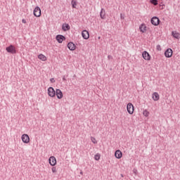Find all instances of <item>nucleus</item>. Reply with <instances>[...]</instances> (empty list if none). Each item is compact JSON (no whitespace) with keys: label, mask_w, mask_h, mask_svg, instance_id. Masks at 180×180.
I'll return each mask as SVG.
<instances>
[{"label":"nucleus","mask_w":180,"mask_h":180,"mask_svg":"<svg viewBox=\"0 0 180 180\" xmlns=\"http://www.w3.org/2000/svg\"><path fill=\"white\" fill-rule=\"evenodd\" d=\"M22 23H25V24L26 23V20L25 19H22Z\"/></svg>","instance_id":"7c9ffc66"},{"label":"nucleus","mask_w":180,"mask_h":180,"mask_svg":"<svg viewBox=\"0 0 180 180\" xmlns=\"http://www.w3.org/2000/svg\"><path fill=\"white\" fill-rule=\"evenodd\" d=\"M98 39H101V37H99Z\"/></svg>","instance_id":"2f4dec72"},{"label":"nucleus","mask_w":180,"mask_h":180,"mask_svg":"<svg viewBox=\"0 0 180 180\" xmlns=\"http://www.w3.org/2000/svg\"><path fill=\"white\" fill-rule=\"evenodd\" d=\"M100 18L101 19H106V15H105V9H103V8H101V11L100 12Z\"/></svg>","instance_id":"6ab92c4d"},{"label":"nucleus","mask_w":180,"mask_h":180,"mask_svg":"<svg viewBox=\"0 0 180 180\" xmlns=\"http://www.w3.org/2000/svg\"><path fill=\"white\" fill-rule=\"evenodd\" d=\"M150 23L153 25V26H158L160 23H161V20H160V18L157 16H153L150 19Z\"/></svg>","instance_id":"f03ea898"},{"label":"nucleus","mask_w":180,"mask_h":180,"mask_svg":"<svg viewBox=\"0 0 180 180\" xmlns=\"http://www.w3.org/2000/svg\"><path fill=\"white\" fill-rule=\"evenodd\" d=\"M139 30H140L141 33H146L147 32V26H146V24L142 23L139 26Z\"/></svg>","instance_id":"2eb2a0df"},{"label":"nucleus","mask_w":180,"mask_h":180,"mask_svg":"<svg viewBox=\"0 0 180 180\" xmlns=\"http://www.w3.org/2000/svg\"><path fill=\"white\" fill-rule=\"evenodd\" d=\"M91 141L93 143V144H98V141L94 136H91Z\"/></svg>","instance_id":"5701e85b"},{"label":"nucleus","mask_w":180,"mask_h":180,"mask_svg":"<svg viewBox=\"0 0 180 180\" xmlns=\"http://www.w3.org/2000/svg\"><path fill=\"white\" fill-rule=\"evenodd\" d=\"M152 98L155 101H160V94H158L157 92L153 93Z\"/></svg>","instance_id":"f3484780"},{"label":"nucleus","mask_w":180,"mask_h":180,"mask_svg":"<svg viewBox=\"0 0 180 180\" xmlns=\"http://www.w3.org/2000/svg\"><path fill=\"white\" fill-rule=\"evenodd\" d=\"M115 158L120 160V158L123 157V153H122V151L120 150H117L115 153Z\"/></svg>","instance_id":"dca6fc26"},{"label":"nucleus","mask_w":180,"mask_h":180,"mask_svg":"<svg viewBox=\"0 0 180 180\" xmlns=\"http://www.w3.org/2000/svg\"><path fill=\"white\" fill-rule=\"evenodd\" d=\"M49 162L51 167H56L57 165V159L54 156H51L49 158Z\"/></svg>","instance_id":"423d86ee"},{"label":"nucleus","mask_w":180,"mask_h":180,"mask_svg":"<svg viewBox=\"0 0 180 180\" xmlns=\"http://www.w3.org/2000/svg\"><path fill=\"white\" fill-rule=\"evenodd\" d=\"M94 159L96 160V161H99V160H101V154L96 153L94 155Z\"/></svg>","instance_id":"393cba45"},{"label":"nucleus","mask_w":180,"mask_h":180,"mask_svg":"<svg viewBox=\"0 0 180 180\" xmlns=\"http://www.w3.org/2000/svg\"><path fill=\"white\" fill-rule=\"evenodd\" d=\"M33 14L36 18H40L41 16V9H40V7L36 6L34 9Z\"/></svg>","instance_id":"20e7f679"},{"label":"nucleus","mask_w":180,"mask_h":180,"mask_svg":"<svg viewBox=\"0 0 180 180\" xmlns=\"http://www.w3.org/2000/svg\"><path fill=\"white\" fill-rule=\"evenodd\" d=\"M38 58L39 60H41V61H46V60H47V58L46 57V56H44L41 53L38 55Z\"/></svg>","instance_id":"aec40b11"},{"label":"nucleus","mask_w":180,"mask_h":180,"mask_svg":"<svg viewBox=\"0 0 180 180\" xmlns=\"http://www.w3.org/2000/svg\"><path fill=\"white\" fill-rule=\"evenodd\" d=\"M142 57L144 60H146L147 61H150V60H151V56L150 55V53H148V52H147V51H144L142 53Z\"/></svg>","instance_id":"1a4fd4ad"},{"label":"nucleus","mask_w":180,"mask_h":180,"mask_svg":"<svg viewBox=\"0 0 180 180\" xmlns=\"http://www.w3.org/2000/svg\"><path fill=\"white\" fill-rule=\"evenodd\" d=\"M51 82L53 84L54 82H56V80L54 79V78H52L50 79Z\"/></svg>","instance_id":"c85d7f7f"},{"label":"nucleus","mask_w":180,"mask_h":180,"mask_svg":"<svg viewBox=\"0 0 180 180\" xmlns=\"http://www.w3.org/2000/svg\"><path fill=\"white\" fill-rule=\"evenodd\" d=\"M127 110L129 115H133L134 113V105L131 103H129L127 105Z\"/></svg>","instance_id":"39448f33"},{"label":"nucleus","mask_w":180,"mask_h":180,"mask_svg":"<svg viewBox=\"0 0 180 180\" xmlns=\"http://www.w3.org/2000/svg\"><path fill=\"white\" fill-rule=\"evenodd\" d=\"M68 48L69 49V50H70V51H74V50L77 49V46H75V44H74L73 42H69L68 44Z\"/></svg>","instance_id":"f8f14e48"},{"label":"nucleus","mask_w":180,"mask_h":180,"mask_svg":"<svg viewBox=\"0 0 180 180\" xmlns=\"http://www.w3.org/2000/svg\"><path fill=\"white\" fill-rule=\"evenodd\" d=\"M72 8H77V1L75 0L71 1Z\"/></svg>","instance_id":"412c9836"},{"label":"nucleus","mask_w":180,"mask_h":180,"mask_svg":"<svg viewBox=\"0 0 180 180\" xmlns=\"http://www.w3.org/2000/svg\"><path fill=\"white\" fill-rule=\"evenodd\" d=\"M71 29V27L70 26V24L68 23H63L62 25V30L63 32H68Z\"/></svg>","instance_id":"ddd939ff"},{"label":"nucleus","mask_w":180,"mask_h":180,"mask_svg":"<svg viewBox=\"0 0 180 180\" xmlns=\"http://www.w3.org/2000/svg\"><path fill=\"white\" fill-rule=\"evenodd\" d=\"M156 49L158 50V51H161V50H162V49L161 48V45L160 44L157 45Z\"/></svg>","instance_id":"bb28decb"},{"label":"nucleus","mask_w":180,"mask_h":180,"mask_svg":"<svg viewBox=\"0 0 180 180\" xmlns=\"http://www.w3.org/2000/svg\"><path fill=\"white\" fill-rule=\"evenodd\" d=\"M56 40L58 41V43L61 44V43H63V41L65 40V36L62 34H58L56 37Z\"/></svg>","instance_id":"6e6552de"},{"label":"nucleus","mask_w":180,"mask_h":180,"mask_svg":"<svg viewBox=\"0 0 180 180\" xmlns=\"http://www.w3.org/2000/svg\"><path fill=\"white\" fill-rule=\"evenodd\" d=\"M143 116H145L146 117H148V116L150 115V112H148V110H144L143 111Z\"/></svg>","instance_id":"4be33fe9"},{"label":"nucleus","mask_w":180,"mask_h":180,"mask_svg":"<svg viewBox=\"0 0 180 180\" xmlns=\"http://www.w3.org/2000/svg\"><path fill=\"white\" fill-rule=\"evenodd\" d=\"M51 171L53 172V174H56L57 172V168L54 166H53V167L51 168Z\"/></svg>","instance_id":"a878e982"},{"label":"nucleus","mask_w":180,"mask_h":180,"mask_svg":"<svg viewBox=\"0 0 180 180\" xmlns=\"http://www.w3.org/2000/svg\"><path fill=\"white\" fill-rule=\"evenodd\" d=\"M150 4L152 5H154L155 6H157L158 5V0H150Z\"/></svg>","instance_id":"b1692460"},{"label":"nucleus","mask_w":180,"mask_h":180,"mask_svg":"<svg viewBox=\"0 0 180 180\" xmlns=\"http://www.w3.org/2000/svg\"><path fill=\"white\" fill-rule=\"evenodd\" d=\"M21 140L25 144H29L30 143V137L28 134H24L21 136Z\"/></svg>","instance_id":"7ed1b4c3"},{"label":"nucleus","mask_w":180,"mask_h":180,"mask_svg":"<svg viewBox=\"0 0 180 180\" xmlns=\"http://www.w3.org/2000/svg\"><path fill=\"white\" fill-rule=\"evenodd\" d=\"M120 18L121 19H124V16H123V15L122 13L120 14Z\"/></svg>","instance_id":"c756f323"},{"label":"nucleus","mask_w":180,"mask_h":180,"mask_svg":"<svg viewBox=\"0 0 180 180\" xmlns=\"http://www.w3.org/2000/svg\"><path fill=\"white\" fill-rule=\"evenodd\" d=\"M174 53V51H172V49L171 48H168L165 51V56L167 58H171V57H172V53Z\"/></svg>","instance_id":"0eeeda50"},{"label":"nucleus","mask_w":180,"mask_h":180,"mask_svg":"<svg viewBox=\"0 0 180 180\" xmlns=\"http://www.w3.org/2000/svg\"><path fill=\"white\" fill-rule=\"evenodd\" d=\"M172 36L174 39H179V32H177L176 31H172Z\"/></svg>","instance_id":"a211bd4d"},{"label":"nucleus","mask_w":180,"mask_h":180,"mask_svg":"<svg viewBox=\"0 0 180 180\" xmlns=\"http://www.w3.org/2000/svg\"><path fill=\"white\" fill-rule=\"evenodd\" d=\"M82 37L84 40H88L89 39V32H88L86 30H84L82 32Z\"/></svg>","instance_id":"9b49d317"},{"label":"nucleus","mask_w":180,"mask_h":180,"mask_svg":"<svg viewBox=\"0 0 180 180\" xmlns=\"http://www.w3.org/2000/svg\"><path fill=\"white\" fill-rule=\"evenodd\" d=\"M48 95L51 98H54L56 96V90L53 87H49L48 89Z\"/></svg>","instance_id":"9d476101"},{"label":"nucleus","mask_w":180,"mask_h":180,"mask_svg":"<svg viewBox=\"0 0 180 180\" xmlns=\"http://www.w3.org/2000/svg\"><path fill=\"white\" fill-rule=\"evenodd\" d=\"M6 51H7V53H9L10 54H16V53H17L16 47H15V46H13L12 44L7 46L6 48Z\"/></svg>","instance_id":"f257e3e1"},{"label":"nucleus","mask_w":180,"mask_h":180,"mask_svg":"<svg viewBox=\"0 0 180 180\" xmlns=\"http://www.w3.org/2000/svg\"><path fill=\"white\" fill-rule=\"evenodd\" d=\"M108 60H113V56L108 55Z\"/></svg>","instance_id":"cd10ccee"},{"label":"nucleus","mask_w":180,"mask_h":180,"mask_svg":"<svg viewBox=\"0 0 180 180\" xmlns=\"http://www.w3.org/2000/svg\"><path fill=\"white\" fill-rule=\"evenodd\" d=\"M58 99H63V91L60 89H57L55 92Z\"/></svg>","instance_id":"4468645a"}]
</instances>
